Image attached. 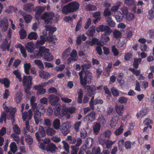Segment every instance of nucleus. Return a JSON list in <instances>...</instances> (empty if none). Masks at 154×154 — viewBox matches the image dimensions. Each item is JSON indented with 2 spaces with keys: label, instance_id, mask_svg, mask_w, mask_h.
Instances as JSON below:
<instances>
[{
  "label": "nucleus",
  "instance_id": "de8ad7c7",
  "mask_svg": "<svg viewBox=\"0 0 154 154\" xmlns=\"http://www.w3.org/2000/svg\"><path fill=\"white\" fill-rule=\"evenodd\" d=\"M93 139L90 137H88L85 141V145L86 147L90 148L91 147Z\"/></svg>",
  "mask_w": 154,
  "mask_h": 154
},
{
  "label": "nucleus",
  "instance_id": "0eeeda50",
  "mask_svg": "<svg viewBox=\"0 0 154 154\" xmlns=\"http://www.w3.org/2000/svg\"><path fill=\"white\" fill-rule=\"evenodd\" d=\"M98 32H104L103 33L106 34H110L112 32L111 29L107 26L101 25L97 27L96 29Z\"/></svg>",
  "mask_w": 154,
  "mask_h": 154
},
{
  "label": "nucleus",
  "instance_id": "bf43d9fd",
  "mask_svg": "<svg viewBox=\"0 0 154 154\" xmlns=\"http://www.w3.org/2000/svg\"><path fill=\"white\" fill-rule=\"evenodd\" d=\"M95 30V27H92L86 32V34L88 36H93Z\"/></svg>",
  "mask_w": 154,
  "mask_h": 154
},
{
  "label": "nucleus",
  "instance_id": "aec40b11",
  "mask_svg": "<svg viewBox=\"0 0 154 154\" xmlns=\"http://www.w3.org/2000/svg\"><path fill=\"white\" fill-rule=\"evenodd\" d=\"M57 149V147L53 143L49 144L47 145L46 151L48 152H50L52 153H54L56 152Z\"/></svg>",
  "mask_w": 154,
  "mask_h": 154
},
{
  "label": "nucleus",
  "instance_id": "a211bd4d",
  "mask_svg": "<svg viewBox=\"0 0 154 154\" xmlns=\"http://www.w3.org/2000/svg\"><path fill=\"white\" fill-rule=\"evenodd\" d=\"M93 17L95 18L93 20V22L94 24L96 23L101 19V13L100 11H98L92 13Z\"/></svg>",
  "mask_w": 154,
  "mask_h": 154
},
{
  "label": "nucleus",
  "instance_id": "cd10ccee",
  "mask_svg": "<svg viewBox=\"0 0 154 154\" xmlns=\"http://www.w3.org/2000/svg\"><path fill=\"white\" fill-rule=\"evenodd\" d=\"M43 125L45 129L48 128H50L51 126V121L48 118H45L43 121Z\"/></svg>",
  "mask_w": 154,
  "mask_h": 154
},
{
  "label": "nucleus",
  "instance_id": "2f4dec72",
  "mask_svg": "<svg viewBox=\"0 0 154 154\" xmlns=\"http://www.w3.org/2000/svg\"><path fill=\"white\" fill-rule=\"evenodd\" d=\"M26 48L28 51L32 53L34 49L33 44L32 42H28L25 45Z\"/></svg>",
  "mask_w": 154,
  "mask_h": 154
},
{
  "label": "nucleus",
  "instance_id": "1a4fd4ad",
  "mask_svg": "<svg viewBox=\"0 0 154 154\" xmlns=\"http://www.w3.org/2000/svg\"><path fill=\"white\" fill-rule=\"evenodd\" d=\"M42 51H43V58L44 60L48 61H51L53 59V56L49 52V50L48 49L46 48L45 47L44 50L43 49L42 50Z\"/></svg>",
  "mask_w": 154,
  "mask_h": 154
},
{
  "label": "nucleus",
  "instance_id": "6e6d98bb",
  "mask_svg": "<svg viewBox=\"0 0 154 154\" xmlns=\"http://www.w3.org/2000/svg\"><path fill=\"white\" fill-rule=\"evenodd\" d=\"M62 143L63 144V147L64 149H65L67 153H69V147L68 143L64 140L62 141Z\"/></svg>",
  "mask_w": 154,
  "mask_h": 154
},
{
  "label": "nucleus",
  "instance_id": "9b49d317",
  "mask_svg": "<svg viewBox=\"0 0 154 154\" xmlns=\"http://www.w3.org/2000/svg\"><path fill=\"white\" fill-rule=\"evenodd\" d=\"M83 87L85 88V91L87 92V94L90 96L93 95L96 90L95 87L94 85H87Z\"/></svg>",
  "mask_w": 154,
  "mask_h": 154
},
{
  "label": "nucleus",
  "instance_id": "0e129e2a",
  "mask_svg": "<svg viewBox=\"0 0 154 154\" xmlns=\"http://www.w3.org/2000/svg\"><path fill=\"white\" fill-rule=\"evenodd\" d=\"M110 34H106V33H103L101 35L102 39H103L105 40L106 42H108L110 40L109 37L108 36Z\"/></svg>",
  "mask_w": 154,
  "mask_h": 154
},
{
  "label": "nucleus",
  "instance_id": "72a5a7b5",
  "mask_svg": "<svg viewBox=\"0 0 154 154\" xmlns=\"http://www.w3.org/2000/svg\"><path fill=\"white\" fill-rule=\"evenodd\" d=\"M38 38L37 34L35 32H31L28 35V38L30 40H36Z\"/></svg>",
  "mask_w": 154,
  "mask_h": 154
},
{
  "label": "nucleus",
  "instance_id": "412c9836",
  "mask_svg": "<svg viewBox=\"0 0 154 154\" xmlns=\"http://www.w3.org/2000/svg\"><path fill=\"white\" fill-rule=\"evenodd\" d=\"M39 76L41 78L47 80L50 77V74L48 72L42 70L39 72Z\"/></svg>",
  "mask_w": 154,
  "mask_h": 154
},
{
  "label": "nucleus",
  "instance_id": "bb28decb",
  "mask_svg": "<svg viewBox=\"0 0 154 154\" xmlns=\"http://www.w3.org/2000/svg\"><path fill=\"white\" fill-rule=\"evenodd\" d=\"M33 5L31 3H26L23 6V9L25 11L30 12L33 10Z\"/></svg>",
  "mask_w": 154,
  "mask_h": 154
},
{
  "label": "nucleus",
  "instance_id": "e433bc0d",
  "mask_svg": "<svg viewBox=\"0 0 154 154\" xmlns=\"http://www.w3.org/2000/svg\"><path fill=\"white\" fill-rule=\"evenodd\" d=\"M106 21L107 24L111 27H113L115 26V23L112 19L111 17H107L106 19Z\"/></svg>",
  "mask_w": 154,
  "mask_h": 154
},
{
  "label": "nucleus",
  "instance_id": "473e14b6",
  "mask_svg": "<svg viewBox=\"0 0 154 154\" xmlns=\"http://www.w3.org/2000/svg\"><path fill=\"white\" fill-rule=\"evenodd\" d=\"M89 44L91 46H93L94 45L99 46L101 45V43L98 39L94 38L89 42Z\"/></svg>",
  "mask_w": 154,
  "mask_h": 154
},
{
  "label": "nucleus",
  "instance_id": "e2e57ef3",
  "mask_svg": "<svg viewBox=\"0 0 154 154\" xmlns=\"http://www.w3.org/2000/svg\"><path fill=\"white\" fill-rule=\"evenodd\" d=\"M13 73L16 75L17 78L18 79L20 82L22 81V78L18 70H15L13 71Z\"/></svg>",
  "mask_w": 154,
  "mask_h": 154
},
{
  "label": "nucleus",
  "instance_id": "f03ea898",
  "mask_svg": "<svg viewBox=\"0 0 154 154\" xmlns=\"http://www.w3.org/2000/svg\"><path fill=\"white\" fill-rule=\"evenodd\" d=\"M79 75L80 79V83L83 87L90 84L92 80V73L88 70H86L85 72H79Z\"/></svg>",
  "mask_w": 154,
  "mask_h": 154
},
{
  "label": "nucleus",
  "instance_id": "f8f14e48",
  "mask_svg": "<svg viewBox=\"0 0 154 154\" xmlns=\"http://www.w3.org/2000/svg\"><path fill=\"white\" fill-rule=\"evenodd\" d=\"M49 103L52 106L55 105L59 100V98L54 94L50 95L48 99Z\"/></svg>",
  "mask_w": 154,
  "mask_h": 154
},
{
  "label": "nucleus",
  "instance_id": "7ed1b4c3",
  "mask_svg": "<svg viewBox=\"0 0 154 154\" xmlns=\"http://www.w3.org/2000/svg\"><path fill=\"white\" fill-rule=\"evenodd\" d=\"M79 4L77 2H73L65 5L62 9V13L65 14L73 12L78 10Z\"/></svg>",
  "mask_w": 154,
  "mask_h": 154
},
{
  "label": "nucleus",
  "instance_id": "ddd939ff",
  "mask_svg": "<svg viewBox=\"0 0 154 154\" xmlns=\"http://www.w3.org/2000/svg\"><path fill=\"white\" fill-rule=\"evenodd\" d=\"M124 3L128 7L131 8L132 7V11L134 12L135 11L136 8L135 5L134 0H123Z\"/></svg>",
  "mask_w": 154,
  "mask_h": 154
},
{
  "label": "nucleus",
  "instance_id": "4468645a",
  "mask_svg": "<svg viewBox=\"0 0 154 154\" xmlns=\"http://www.w3.org/2000/svg\"><path fill=\"white\" fill-rule=\"evenodd\" d=\"M96 116V113L94 111H92L86 116L85 119L88 123H90L94 120Z\"/></svg>",
  "mask_w": 154,
  "mask_h": 154
},
{
  "label": "nucleus",
  "instance_id": "680f3d73",
  "mask_svg": "<svg viewBox=\"0 0 154 154\" xmlns=\"http://www.w3.org/2000/svg\"><path fill=\"white\" fill-rule=\"evenodd\" d=\"M19 33L21 39H24L27 35L26 31L23 29L20 30V31Z\"/></svg>",
  "mask_w": 154,
  "mask_h": 154
},
{
  "label": "nucleus",
  "instance_id": "49530a36",
  "mask_svg": "<svg viewBox=\"0 0 154 154\" xmlns=\"http://www.w3.org/2000/svg\"><path fill=\"white\" fill-rule=\"evenodd\" d=\"M141 61V59L140 58H135L134 59L133 66L135 69H137L138 67V64L140 63Z\"/></svg>",
  "mask_w": 154,
  "mask_h": 154
},
{
  "label": "nucleus",
  "instance_id": "a878e982",
  "mask_svg": "<svg viewBox=\"0 0 154 154\" xmlns=\"http://www.w3.org/2000/svg\"><path fill=\"white\" fill-rule=\"evenodd\" d=\"M101 126L97 122H95L93 126V130L94 133L96 135L98 134L100 130Z\"/></svg>",
  "mask_w": 154,
  "mask_h": 154
},
{
  "label": "nucleus",
  "instance_id": "4be33fe9",
  "mask_svg": "<svg viewBox=\"0 0 154 154\" xmlns=\"http://www.w3.org/2000/svg\"><path fill=\"white\" fill-rule=\"evenodd\" d=\"M46 35L44 34L43 35H41L40 36V40H38L37 41L36 44L37 45H44L45 42L47 41V39L46 38Z\"/></svg>",
  "mask_w": 154,
  "mask_h": 154
},
{
  "label": "nucleus",
  "instance_id": "8fccbe9b",
  "mask_svg": "<svg viewBox=\"0 0 154 154\" xmlns=\"http://www.w3.org/2000/svg\"><path fill=\"white\" fill-rule=\"evenodd\" d=\"M11 150L14 153H15L17 151V146L14 142H12L10 145Z\"/></svg>",
  "mask_w": 154,
  "mask_h": 154
},
{
  "label": "nucleus",
  "instance_id": "f3484780",
  "mask_svg": "<svg viewBox=\"0 0 154 154\" xmlns=\"http://www.w3.org/2000/svg\"><path fill=\"white\" fill-rule=\"evenodd\" d=\"M32 78L31 76H24L22 81L23 85L26 86L28 84H31V86H32Z\"/></svg>",
  "mask_w": 154,
  "mask_h": 154
},
{
  "label": "nucleus",
  "instance_id": "39448f33",
  "mask_svg": "<svg viewBox=\"0 0 154 154\" xmlns=\"http://www.w3.org/2000/svg\"><path fill=\"white\" fill-rule=\"evenodd\" d=\"M54 16V14L52 12H45L42 16L41 18L44 20L45 24H50L54 22L53 18Z\"/></svg>",
  "mask_w": 154,
  "mask_h": 154
},
{
  "label": "nucleus",
  "instance_id": "c756f323",
  "mask_svg": "<svg viewBox=\"0 0 154 154\" xmlns=\"http://www.w3.org/2000/svg\"><path fill=\"white\" fill-rule=\"evenodd\" d=\"M107 140L105 139L103 134H100L98 137V141L103 147H105V143Z\"/></svg>",
  "mask_w": 154,
  "mask_h": 154
},
{
  "label": "nucleus",
  "instance_id": "9d476101",
  "mask_svg": "<svg viewBox=\"0 0 154 154\" xmlns=\"http://www.w3.org/2000/svg\"><path fill=\"white\" fill-rule=\"evenodd\" d=\"M42 114L35 112L34 113L33 118L35 120V124L38 125L40 123H42L43 121V116Z\"/></svg>",
  "mask_w": 154,
  "mask_h": 154
},
{
  "label": "nucleus",
  "instance_id": "f704fd0d",
  "mask_svg": "<svg viewBox=\"0 0 154 154\" xmlns=\"http://www.w3.org/2000/svg\"><path fill=\"white\" fill-rule=\"evenodd\" d=\"M85 7V9L88 11H94L97 10V8L96 6L91 4L86 5Z\"/></svg>",
  "mask_w": 154,
  "mask_h": 154
},
{
  "label": "nucleus",
  "instance_id": "2eb2a0df",
  "mask_svg": "<svg viewBox=\"0 0 154 154\" xmlns=\"http://www.w3.org/2000/svg\"><path fill=\"white\" fill-rule=\"evenodd\" d=\"M91 65L90 62L88 60L84 61L83 64L81 65L82 70L79 72H85V69H88L90 68Z\"/></svg>",
  "mask_w": 154,
  "mask_h": 154
},
{
  "label": "nucleus",
  "instance_id": "4d7b16f0",
  "mask_svg": "<svg viewBox=\"0 0 154 154\" xmlns=\"http://www.w3.org/2000/svg\"><path fill=\"white\" fill-rule=\"evenodd\" d=\"M81 124V121L75 122V123L74 125V128L76 132H78L79 131V127H80Z\"/></svg>",
  "mask_w": 154,
  "mask_h": 154
},
{
  "label": "nucleus",
  "instance_id": "c85d7f7f",
  "mask_svg": "<svg viewBox=\"0 0 154 154\" xmlns=\"http://www.w3.org/2000/svg\"><path fill=\"white\" fill-rule=\"evenodd\" d=\"M24 136L25 138V141L29 145L32 144L33 142V139L32 137L29 135L24 133Z\"/></svg>",
  "mask_w": 154,
  "mask_h": 154
},
{
  "label": "nucleus",
  "instance_id": "b1692460",
  "mask_svg": "<svg viewBox=\"0 0 154 154\" xmlns=\"http://www.w3.org/2000/svg\"><path fill=\"white\" fill-rule=\"evenodd\" d=\"M60 120L58 119H55L53 122L52 127L56 130L60 129Z\"/></svg>",
  "mask_w": 154,
  "mask_h": 154
},
{
  "label": "nucleus",
  "instance_id": "393cba45",
  "mask_svg": "<svg viewBox=\"0 0 154 154\" xmlns=\"http://www.w3.org/2000/svg\"><path fill=\"white\" fill-rule=\"evenodd\" d=\"M35 112L42 114V115H44L45 112V110L44 106L42 104H38L37 107V110Z\"/></svg>",
  "mask_w": 154,
  "mask_h": 154
},
{
  "label": "nucleus",
  "instance_id": "a19ab883",
  "mask_svg": "<svg viewBox=\"0 0 154 154\" xmlns=\"http://www.w3.org/2000/svg\"><path fill=\"white\" fill-rule=\"evenodd\" d=\"M116 111L117 113L120 116H122L124 107L122 106L116 105L115 106Z\"/></svg>",
  "mask_w": 154,
  "mask_h": 154
},
{
  "label": "nucleus",
  "instance_id": "ea45409f",
  "mask_svg": "<svg viewBox=\"0 0 154 154\" xmlns=\"http://www.w3.org/2000/svg\"><path fill=\"white\" fill-rule=\"evenodd\" d=\"M32 86L31 84H29L26 86L24 88V91L26 95L29 97L31 94V92L30 91V89L31 88Z\"/></svg>",
  "mask_w": 154,
  "mask_h": 154
},
{
  "label": "nucleus",
  "instance_id": "5fc2aeb1",
  "mask_svg": "<svg viewBox=\"0 0 154 154\" xmlns=\"http://www.w3.org/2000/svg\"><path fill=\"white\" fill-rule=\"evenodd\" d=\"M34 63L40 69H43L44 68L43 64L41 60H35L34 61Z\"/></svg>",
  "mask_w": 154,
  "mask_h": 154
},
{
  "label": "nucleus",
  "instance_id": "5701e85b",
  "mask_svg": "<svg viewBox=\"0 0 154 154\" xmlns=\"http://www.w3.org/2000/svg\"><path fill=\"white\" fill-rule=\"evenodd\" d=\"M30 104L32 106V109L34 112H35V110H37V103H35L36 99L35 97V96H32L31 97L30 99Z\"/></svg>",
  "mask_w": 154,
  "mask_h": 154
},
{
  "label": "nucleus",
  "instance_id": "6ab92c4d",
  "mask_svg": "<svg viewBox=\"0 0 154 154\" xmlns=\"http://www.w3.org/2000/svg\"><path fill=\"white\" fill-rule=\"evenodd\" d=\"M45 47L43 46L41 47L39 49L38 51H35L34 52V57L35 58H40L43 56V51H42V50H44Z\"/></svg>",
  "mask_w": 154,
  "mask_h": 154
},
{
  "label": "nucleus",
  "instance_id": "58836bf2",
  "mask_svg": "<svg viewBox=\"0 0 154 154\" xmlns=\"http://www.w3.org/2000/svg\"><path fill=\"white\" fill-rule=\"evenodd\" d=\"M63 110L64 112H69L70 114H73L74 113L76 110V108L72 106L63 109Z\"/></svg>",
  "mask_w": 154,
  "mask_h": 154
},
{
  "label": "nucleus",
  "instance_id": "dca6fc26",
  "mask_svg": "<svg viewBox=\"0 0 154 154\" xmlns=\"http://www.w3.org/2000/svg\"><path fill=\"white\" fill-rule=\"evenodd\" d=\"M61 131L64 135H66L69 132V125L66 123H64L61 126Z\"/></svg>",
  "mask_w": 154,
  "mask_h": 154
},
{
  "label": "nucleus",
  "instance_id": "20e7f679",
  "mask_svg": "<svg viewBox=\"0 0 154 154\" xmlns=\"http://www.w3.org/2000/svg\"><path fill=\"white\" fill-rule=\"evenodd\" d=\"M33 115V112L32 109H29L27 112H22V118L24 121H26L25 125L26 129L29 131L30 128L29 125V121L31 120Z\"/></svg>",
  "mask_w": 154,
  "mask_h": 154
},
{
  "label": "nucleus",
  "instance_id": "4c0bfd02",
  "mask_svg": "<svg viewBox=\"0 0 154 154\" xmlns=\"http://www.w3.org/2000/svg\"><path fill=\"white\" fill-rule=\"evenodd\" d=\"M22 94L20 92H17L15 97V101L17 103H19L21 100L22 97Z\"/></svg>",
  "mask_w": 154,
  "mask_h": 154
},
{
  "label": "nucleus",
  "instance_id": "6e6552de",
  "mask_svg": "<svg viewBox=\"0 0 154 154\" xmlns=\"http://www.w3.org/2000/svg\"><path fill=\"white\" fill-rule=\"evenodd\" d=\"M39 134H40L42 137H45L46 135L44 129L42 126H39L38 131L36 132L35 134L36 138L38 141H41V138Z\"/></svg>",
  "mask_w": 154,
  "mask_h": 154
},
{
  "label": "nucleus",
  "instance_id": "c9c22d12",
  "mask_svg": "<svg viewBox=\"0 0 154 154\" xmlns=\"http://www.w3.org/2000/svg\"><path fill=\"white\" fill-rule=\"evenodd\" d=\"M46 131L47 134L50 136H52L55 134L56 131L52 128H47Z\"/></svg>",
  "mask_w": 154,
  "mask_h": 154
},
{
  "label": "nucleus",
  "instance_id": "69168bd1",
  "mask_svg": "<svg viewBox=\"0 0 154 154\" xmlns=\"http://www.w3.org/2000/svg\"><path fill=\"white\" fill-rule=\"evenodd\" d=\"M111 12L109 10L108 8H106L104 9L103 12V15L105 17H110L111 15Z\"/></svg>",
  "mask_w": 154,
  "mask_h": 154
},
{
  "label": "nucleus",
  "instance_id": "37998d69",
  "mask_svg": "<svg viewBox=\"0 0 154 154\" xmlns=\"http://www.w3.org/2000/svg\"><path fill=\"white\" fill-rule=\"evenodd\" d=\"M120 10L121 14L122 15H126L128 12V10L127 7L123 5L121 7Z\"/></svg>",
  "mask_w": 154,
  "mask_h": 154
},
{
  "label": "nucleus",
  "instance_id": "c03bdc74",
  "mask_svg": "<svg viewBox=\"0 0 154 154\" xmlns=\"http://www.w3.org/2000/svg\"><path fill=\"white\" fill-rule=\"evenodd\" d=\"M0 83L4 84L5 86L7 88L9 87L10 82L8 79L7 78L0 79Z\"/></svg>",
  "mask_w": 154,
  "mask_h": 154
},
{
  "label": "nucleus",
  "instance_id": "f257e3e1",
  "mask_svg": "<svg viewBox=\"0 0 154 154\" xmlns=\"http://www.w3.org/2000/svg\"><path fill=\"white\" fill-rule=\"evenodd\" d=\"M3 107L5 110L2 113L0 119V122L2 123L3 121L5 123L6 122V118L10 119H13L15 113L16 112L17 110L15 108L10 107V108L4 104Z\"/></svg>",
  "mask_w": 154,
  "mask_h": 154
},
{
  "label": "nucleus",
  "instance_id": "3c124183",
  "mask_svg": "<svg viewBox=\"0 0 154 154\" xmlns=\"http://www.w3.org/2000/svg\"><path fill=\"white\" fill-rule=\"evenodd\" d=\"M117 117L116 116L112 118V120L110 121V124L111 127L113 128L115 127L117 124Z\"/></svg>",
  "mask_w": 154,
  "mask_h": 154
},
{
  "label": "nucleus",
  "instance_id": "864d4df0",
  "mask_svg": "<svg viewBox=\"0 0 154 154\" xmlns=\"http://www.w3.org/2000/svg\"><path fill=\"white\" fill-rule=\"evenodd\" d=\"M66 140L68 141L70 143L72 144H75L76 141V139L71 136H68L67 137Z\"/></svg>",
  "mask_w": 154,
  "mask_h": 154
},
{
  "label": "nucleus",
  "instance_id": "338daca9",
  "mask_svg": "<svg viewBox=\"0 0 154 154\" xmlns=\"http://www.w3.org/2000/svg\"><path fill=\"white\" fill-rule=\"evenodd\" d=\"M11 136L15 141L17 143L20 142V139L19 137L15 133H13L11 135Z\"/></svg>",
  "mask_w": 154,
  "mask_h": 154
},
{
  "label": "nucleus",
  "instance_id": "603ef678",
  "mask_svg": "<svg viewBox=\"0 0 154 154\" xmlns=\"http://www.w3.org/2000/svg\"><path fill=\"white\" fill-rule=\"evenodd\" d=\"M31 65L30 63H26L24 65V71L27 75L29 74V70L31 68Z\"/></svg>",
  "mask_w": 154,
  "mask_h": 154
},
{
  "label": "nucleus",
  "instance_id": "79ce46f5",
  "mask_svg": "<svg viewBox=\"0 0 154 154\" xmlns=\"http://www.w3.org/2000/svg\"><path fill=\"white\" fill-rule=\"evenodd\" d=\"M126 19L127 20L130 21L135 19V16L133 13L128 12L126 15Z\"/></svg>",
  "mask_w": 154,
  "mask_h": 154
},
{
  "label": "nucleus",
  "instance_id": "423d86ee",
  "mask_svg": "<svg viewBox=\"0 0 154 154\" xmlns=\"http://www.w3.org/2000/svg\"><path fill=\"white\" fill-rule=\"evenodd\" d=\"M45 30L46 31L49 32H48V35L47 36L46 35V38L47 39V41L49 42H52L54 39V37L52 34L56 31V28L51 26L47 25L45 26Z\"/></svg>",
  "mask_w": 154,
  "mask_h": 154
},
{
  "label": "nucleus",
  "instance_id": "774afa93",
  "mask_svg": "<svg viewBox=\"0 0 154 154\" xmlns=\"http://www.w3.org/2000/svg\"><path fill=\"white\" fill-rule=\"evenodd\" d=\"M1 23H0L1 25L0 26H3L4 27L5 26H8V20L7 19L6 17L4 18L2 20L0 21Z\"/></svg>",
  "mask_w": 154,
  "mask_h": 154
},
{
  "label": "nucleus",
  "instance_id": "a18cd8bd",
  "mask_svg": "<svg viewBox=\"0 0 154 154\" xmlns=\"http://www.w3.org/2000/svg\"><path fill=\"white\" fill-rule=\"evenodd\" d=\"M113 34L114 37L117 39L120 38L122 35L121 32L116 29H115L113 31Z\"/></svg>",
  "mask_w": 154,
  "mask_h": 154
},
{
  "label": "nucleus",
  "instance_id": "052dcab7",
  "mask_svg": "<svg viewBox=\"0 0 154 154\" xmlns=\"http://www.w3.org/2000/svg\"><path fill=\"white\" fill-rule=\"evenodd\" d=\"M121 2L118 3L116 5L113 6L112 7L111 11L112 12L117 11L119 7L121 6Z\"/></svg>",
  "mask_w": 154,
  "mask_h": 154
},
{
  "label": "nucleus",
  "instance_id": "13d9d810",
  "mask_svg": "<svg viewBox=\"0 0 154 154\" xmlns=\"http://www.w3.org/2000/svg\"><path fill=\"white\" fill-rule=\"evenodd\" d=\"M23 18L24 19L25 22L28 23L31 21L32 17L30 15L27 14L23 16Z\"/></svg>",
  "mask_w": 154,
  "mask_h": 154
},
{
  "label": "nucleus",
  "instance_id": "09e8293b",
  "mask_svg": "<svg viewBox=\"0 0 154 154\" xmlns=\"http://www.w3.org/2000/svg\"><path fill=\"white\" fill-rule=\"evenodd\" d=\"M48 92L49 94L54 93L57 94V95L59 96L60 95V94H58L57 89L54 87H51L49 88L48 90Z\"/></svg>",
  "mask_w": 154,
  "mask_h": 154
},
{
  "label": "nucleus",
  "instance_id": "7c9ffc66",
  "mask_svg": "<svg viewBox=\"0 0 154 154\" xmlns=\"http://www.w3.org/2000/svg\"><path fill=\"white\" fill-rule=\"evenodd\" d=\"M120 11L116 12L114 14L117 21L118 22H121L123 18V17Z\"/></svg>",
  "mask_w": 154,
  "mask_h": 154
}]
</instances>
